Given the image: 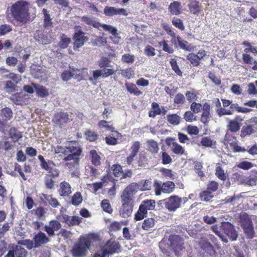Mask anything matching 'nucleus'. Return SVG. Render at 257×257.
<instances>
[{
  "label": "nucleus",
  "mask_w": 257,
  "mask_h": 257,
  "mask_svg": "<svg viewBox=\"0 0 257 257\" xmlns=\"http://www.w3.org/2000/svg\"><path fill=\"white\" fill-rule=\"evenodd\" d=\"M257 132V117H252L245 122L241 130L240 136L244 137Z\"/></svg>",
  "instance_id": "obj_10"
},
{
  "label": "nucleus",
  "mask_w": 257,
  "mask_h": 257,
  "mask_svg": "<svg viewBox=\"0 0 257 257\" xmlns=\"http://www.w3.org/2000/svg\"><path fill=\"white\" fill-rule=\"evenodd\" d=\"M242 45L246 47L244 49L242 55V63L251 70L257 71V60H254L249 54V53L253 54H257V47L252 46L250 43L246 41H243Z\"/></svg>",
  "instance_id": "obj_5"
},
{
  "label": "nucleus",
  "mask_w": 257,
  "mask_h": 257,
  "mask_svg": "<svg viewBox=\"0 0 257 257\" xmlns=\"http://www.w3.org/2000/svg\"><path fill=\"white\" fill-rule=\"evenodd\" d=\"M42 13L44 15L43 27L44 28L51 27L53 25L52 19L51 18L49 11L46 9H43Z\"/></svg>",
  "instance_id": "obj_33"
},
{
  "label": "nucleus",
  "mask_w": 257,
  "mask_h": 257,
  "mask_svg": "<svg viewBox=\"0 0 257 257\" xmlns=\"http://www.w3.org/2000/svg\"><path fill=\"white\" fill-rule=\"evenodd\" d=\"M198 244L200 248L204 251L206 256H213L216 253L215 247L205 237H201L198 241Z\"/></svg>",
  "instance_id": "obj_13"
},
{
  "label": "nucleus",
  "mask_w": 257,
  "mask_h": 257,
  "mask_svg": "<svg viewBox=\"0 0 257 257\" xmlns=\"http://www.w3.org/2000/svg\"><path fill=\"white\" fill-rule=\"evenodd\" d=\"M84 135L86 139L91 142L96 141L98 138V135L97 133L90 130L86 131Z\"/></svg>",
  "instance_id": "obj_50"
},
{
  "label": "nucleus",
  "mask_w": 257,
  "mask_h": 257,
  "mask_svg": "<svg viewBox=\"0 0 257 257\" xmlns=\"http://www.w3.org/2000/svg\"><path fill=\"white\" fill-rule=\"evenodd\" d=\"M81 20L82 22L88 26H92L94 28L99 29L100 23L96 21L93 18H90L87 16L81 17Z\"/></svg>",
  "instance_id": "obj_34"
},
{
  "label": "nucleus",
  "mask_w": 257,
  "mask_h": 257,
  "mask_svg": "<svg viewBox=\"0 0 257 257\" xmlns=\"http://www.w3.org/2000/svg\"><path fill=\"white\" fill-rule=\"evenodd\" d=\"M120 244L118 241L110 239L100 247L101 250L108 256L115 253L118 252L120 249Z\"/></svg>",
  "instance_id": "obj_11"
},
{
  "label": "nucleus",
  "mask_w": 257,
  "mask_h": 257,
  "mask_svg": "<svg viewBox=\"0 0 257 257\" xmlns=\"http://www.w3.org/2000/svg\"><path fill=\"white\" fill-rule=\"evenodd\" d=\"M105 16L111 17L115 15H122L127 16V11L123 8H116L113 7L105 6L103 10Z\"/></svg>",
  "instance_id": "obj_17"
},
{
  "label": "nucleus",
  "mask_w": 257,
  "mask_h": 257,
  "mask_svg": "<svg viewBox=\"0 0 257 257\" xmlns=\"http://www.w3.org/2000/svg\"><path fill=\"white\" fill-rule=\"evenodd\" d=\"M151 109L148 112V115L150 117L155 118L157 115L161 114L162 110L158 103L153 102L151 104Z\"/></svg>",
  "instance_id": "obj_35"
},
{
  "label": "nucleus",
  "mask_w": 257,
  "mask_h": 257,
  "mask_svg": "<svg viewBox=\"0 0 257 257\" xmlns=\"http://www.w3.org/2000/svg\"><path fill=\"white\" fill-rule=\"evenodd\" d=\"M164 204L169 211L174 212L180 207L182 199L177 195H172L165 199Z\"/></svg>",
  "instance_id": "obj_14"
},
{
  "label": "nucleus",
  "mask_w": 257,
  "mask_h": 257,
  "mask_svg": "<svg viewBox=\"0 0 257 257\" xmlns=\"http://www.w3.org/2000/svg\"><path fill=\"white\" fill-rule=\"evenodd\" d=\"M17 257H26L28 252L26 249L20 245H16L13 247Z\"/></svg>",
  "instance_id": "obj_51"
},
{
  "label": "nucleus",
  "mask_w": 257,
  "mask_h": 257,
  "mask_svg": "<svg viewBox=\"0 0 257 257\" xmlns=\"http://www.w3.org/2000/svg\"><path fill=\"white\" fill-rule=\"evenodd\" d=\"M167 119L169 123L176 125L179 124L181 117L177 114H169L167 115Z\"/></svg>",
  "instance_id": "obj_49"
},
{
  "label": "nucleus",
  "mask_w": 257,
  "mask_h": 257,
  "mask_svg": "<svg viewBox=\"0 0 257 257\" xmlns=\"http://www.w3.org/2000/svg\"><path fill=\"white\" fill-rule=\"evenodd\" d=\"M100 27L102 28L104 31L108 32L114 37L118 35L116 28L111 25L100 23Z\"/></svg>",
  "instance_id": "obj_59"
},
{
  "label": "nucleus",
  "mask_w": 257,
  "mask_h": 257,
  "mask_svg": "<svg viewBox=\"0 0 257 257\" xmlns=\"http://www.w3.org/2000/svg\"><path fill=\"white\" fill-rule=\"evenodd\" d=\"M74 29V33L72 36V39L73 40V49L76 51L83 46L85 43L88 41L89 38L82 30L80 26H75Z\"/></svg>",
  "instance_id": "obj_7"
},
{
  "label": "nucleus",
  "mask_w": 257,
  "mask_h": 257,
  "mask_svg": "<svg viewBox=\"0 0 257 257\" xmlns=\"http://www.w3.org/2000/svg\"><path fill=\"white\" fill-rule=\"evenodd\" d=\"M37 95L40 97H46L49 95L48 89L45 86L37 83H32Z\"/></svg>",
  "instance_id": "obj_27"
},
{
  "label": "nucleus",
  "mask_w": 257,
  "mask_h": 257,
  "mask_svg": "<svg viewBox=\"0 0 257 257\" xmlns=\"http://www.w3.org/2000/svg\"><path fill=\"white\" fill-rule=\"evenodd\" d=\"M58 191L61 196L67 197L72 193L71 185L68 182L64 181L60 183Z\"/></svg>",
  "instance_id": "obj_24"
},
{
  "label": "nucleus",
  "mask_w": 257,
  "mask_h": 257,
  "mask_svg": "<svg viewBox=\"0 0 257 257\" xmlns=\"http://www.w3.org/2000/svg\"><path fill=\"white\" fill-rule=\"evenodd\" d=\"M190 12L195 15H198L201 11V6L199 2L196 0H190L188 4Z\"/></svg>",
  "instance_id": "obj_30"
},
{
  "label": "nucleus",
  "mask_w": 257,
  "mask_h": 257,
  "mask_svg": "<svg viewBox=\"0 0 257 257\" xmlns=\"http://www.w3.org/2000/svg\"><path fill=\"white\" fill-rule=\"evenodd\" d=\"M74 76L76 78L80 76L79 69L72 68L71 71L65 70L62 73L61 77L64 81H67Z\"/></svg>",
  "instance_id": "obj_25"
},
{
  "label": "nucleus",
  "mask_w": 257,
  "mask_h": 257,
  "mask_svg": "<svg viewBox=\"0 0 257 257\" xmlns=\"http://www.w3.org/2000/svg\"><path fill=\"white\" fill-rule=\"evenodd\" d=\"M239 221L244 233L247 238L251 239L254 236L253 223L249 215L246 213L240 215Z\"/></svg>",
  "instance_id": "obj_8"
},
{
  "label": "nucleus",
  "mask_w": 257,
  "mask_h": 257,
  "mask_svg": "<svg viewBox=\"0 0 257 257\" xmlns=\"http://www.w3.org/2000/svg\"><path fill=\"white\" fill-rule=\"evenodd\" d=\"M245 177L242 174L236 172L232 174L231 180L232 182H237L239 184H242L244 183Z\"/></svg>",
  "instance_id": "obj_57"
},
{
  "label": "nucleus",
  "mask_w": 257,
  "mask_h": 257,
  "mask_svg": "<svg viewBox=\"0 0 257 257\" xmlns=\"http://www.w3.org/2000/svg\"><path fill=\"white\" fill-rule=\"evenodd\" d=\"M251 110V109L240 107L237 103H233L232 102H231L230 106V109H228V111H231L232 114L234 111H236L237 112L248 113Z\"/></svg>",
  "instance_id": "obj_37"
},
{
  "label": "nucleus",
  "mask_w": 257,
  "mask_h": 257,
  "mask_svg": "<svg viewBox=\"0 0 257 257\" xmlns=\"http://www.w3.org/2000/svg\"><path fill=\"white\" fill-rule=\"evenodd\" d=\"M200 145L205 147L214 148L216 145V142L212 140L209 137H204L202 138Z\"/></svg>",
  "instance_id": "obj_47"
},
{
  "label": "nucleus",
  "mask_w": 257,
  "mask_h": 257,
  "mask_svg": "<svg viewBox=\"0 0 257 257\" xmlns=\"http://www.w3.org/2000/svg\"><path fill=\"white\" fill-rule=\"evenodd\" d=\"M141 148V143L139 141H135L132 143L130 148V154L126 158V162L131 165L134 161V158L137 155Z\"/></svg>",
  "instance_id": "obj_22"
},
{
  "label": "nucleus",
  "mask_w": 257,
  "mask_h": 257,
  "mask_svg": "<svg viewBox=\"0 0 257 257\" xmlns=\"http://www.w3.org/2000/svg\"><path fill=\"white\" fill-rule=\"evenodd\" d=\"M155 224V220L152 218H148L144 220L142 227L144 230H148Z\"/></svg>",
  "instance_id": "obj_62"
},
{
  "label": "nucleus",
  "mask_w": 257,
  "mask_h": 257,
  "mask_svg": "<svg viewBox=\"0 0 257 257\" xmlns=\"http://www.w3.org/2000/svg\"><path fill=\"white\" fill-rule=\"evenodd\" d=\"M148 150L153 154H156L159 151L158 143L154 140H149L147 141Z\"/></svg>",
  "instance_id": "obj_42"
},
{
  "label": "nucleus",
  "mask_w": 257,
  "mask_h": 257,
  "mask_svg": "<svg viewBox=\"0 0 257 257\" xmlns=\"http://www.w3.org/2000/svg\"><path fill=\"white\" fill-rule=\"evenodd\" d=\"M252 173H254V175L251 174L248 177H245L243 184L248 186H254L256 184L257 171H254Z\"/></svg>",
  "instance_id": "obj_41"
},
{
  "label": "nucleus",
  "mask_w": 257,
  "mask_h": 257,
  "mask_svg": "<svg viewBox=\"0 0 257 257\" xmlns=\"http://www.w3.org/2000/svg\"><path fill=\"white\" fill-rule=\"evenodd\" d=\"M172 23L174 27L179 30L182 31L185 30V26L181 19L177 17H173L172 19Z\"/></svg>",
  "instance_id": "obj_61"
},
{
  "label": "nucleus",
  "mask_w": 257,
  "mask_h": 257,
  "mask_svg": "<svg viewBox=\"0 0 257 257\" xmlns=\"http://www.w3.org/2000/svg\"><path fill=\"white\" fill-rule=\"evenodd\" d=\"M101 183H102V185L106 186L109 182L113 183L116 181L114 179L110 174V172L107 171V174L102 176L101 179Z\"/></svg>",
  "instance_id": "obj_63"
},
{
  "label": "nucleus",
  "mask_w": 257,
  "mask_h": 257,
  "mask_svg": "<svg viewBox=\"0 0 257 257\" xmlns=\"http://www.w3.org/2000/svg\"><path fill=\"white\" fill-rule=\"evenodd\" d=\"M89 157L91 164L94 167H98L101 165V157L95 150H91L89 151Z\"/></svg>",
  "instance_id": "obj_28"
},
{
  "label": "nucleus",
  "mask_w": 257,
  "mask_h": 257,
  "mask_svg": "<svg viewBox=\"0 0 257 257\" xmlns=\"http://www.w3.org/2000/svg\"><path fill=\"white\" fill-rule=\"evenodd\" d=\"M12 109L9 107H5L0 110V117L4 121H8L13 117Z\"/></svg>",
  "instance_id": "obj_29"
},
{
  "label": "nucleus",
  "mask_w": 257,
  "mask_h": 257,
  "mask_svg": "<svg viewBox=\"0 0 257 257\" xmlns=\"http://www.w3.org/2000/svg\"><path fill=\"white\" fill-rule=\"evenodd\" d=\"M38 158L40 161L41 167L43 169L47 171L48 173H51L52 170L57 169L56 168H53L50 166L51 164H54L52 161H48V162H47L45 160L44 157L41 155H39Z\"/></svg>",
  "instance_id": "obj_31"
},
{
  "label": "nucleus",
  "mask_w": 257,
  "mask_h": 257,
  "mask_svg": "<svg viewBox=\"0 0 257 257\" xmlns=\"http://www.w3.org/2000/svg\"><path fill=\"white\" fill-rule=\"evenodd\" d=\"M100 27L102 28L104 31L108 32L114 37L118 35L116 28L111 25L100 23Z\"/></svg>",
  "instance_id": "obj_58"
},
{
  "label": "nucleus",
  "mask_w": 257,
  "mask_h": 257,
  "mask_svg": "<svg viewBox=\"0 0 257 257\" xmlns=\"http://www.w3.org/2000/svg\"><path fill=\"white\" fill-rule=\"evenodd\" d=\"M177 40L179 47L182 49L187 51H191L193 50V47H192L187 41L182 40V38L179 36H177Z\"/></svg>",
  "instance_id": "obj_38"
},
{
  "label": "nucleus",
  "mask_w": 257,
  "mask_h": 257,
  "mask_svg": "<svg viewBox=\"0 0 257 257\" xmlns=\"http://www.w3.org/2000/svg\"><path fill=\"white\" fill-rule=\"evenodd\" d=\"M10 138L12 139L14 143L18 142L22 138V133L16 127H11L9 132Z\"/></svg>",
  "instance_id": "obj_36"
},
{
  "label": "nucleus",
  "mask_w": 257,
  "mask_h": 257,
  "mask_svg": "<svg viewBox=\"0 0 257 257\" xmlns=\"http://www.w3.org/2000/svg\"><path fill=\"white\" fill-rule=\"evenodd\" d=\"M147 213L146 210L140 205L138 210L135 215L134 219L137 221L141 220L147 216Z\"/></svg>",
  "instance_id": "obj_48"
},
{
  "label": "nucleus",
  "mask_w": 257,
  "mask_h": 257,
  "mask_svg": "<svg viewBox=\"0 0 257 257\" xmlns=\"http://www.w3.org/2000/svg\"><path fill=\"white\" fill-rule=\"evenodd\" d=\"M69 120V114L67 112L60 111L54 114L52 122L55 127L61 128Z\"/></svg>",
  "instance_id": "obj_12"
},
{
  "label": "nucleus",
  "mask_w": 257,
  "mask_h": 257,
  "mask_svg": "<svg viewBox=\"0 0 257 257\" xmlns=\"http://www.w3.org/2000/svg\"><path fill=\"white\" fill-rule=\"evenodd\" d=\"M213 197V195L212 193L208 190H204L199 194L200 199L203 201H209Z\"/></svg>",
  "instance_id": "obj_56"
},
{
  "label": "nucleus",
  "mask_w": 257,
  "mask_h": 257,
  "mask_svg": "<svg viewBox=\"0 0 257 257\" xmlns=\"http://www.w3.org/2000/svg\"><path fill=\"white\" fill-rule=\"evenodd\" d=\"M54 153L62 158L66 167L72 170L79 164L82 149L79 145H57L54 148Z\"/></svg>",
  "instance_id": "obj_2"
},
{
  "label": "nucleus",
  "mask_w": 257,
  "mask_h": 257,
  "mask_svg": "<svg viewBox=\"0 0 257 257\" xmlns=\"http://www.w3.org/2000/svg\"><path fill=\"white\" fill-rule=\"evenodd\" d=\"M101 207L103 210L105 212L109 214H111L113 212V209L108 199H103L101 202Z\"/></svg>",
  "instance_id": "obj_60"
},
{
  "label": "nucleus",
  "mask_w": 257,
  "mask_h": 257,
  "mask_svg": "<svg viewBox=\"0 0 257 257\" xmlns=\"http://www.w3.org/2000/svg\"><path fill=\"white\" fill-rule=\"evenodd\" d=\"M25 96L22 92H17L12 94L10 99L16 105H23L25 102Z\"/></svg>",
  "instance_id": "obj_32"
},
{
  "label": "nucleus",
  "mask_w": 257,
  "mask_h": 257,
  "mask_svg": "<svg viewBox=\"0 0 257 257\" xmlns=\"http://www.w3.org/2000/svg\"><path fill=\"white\" fill-rule=\"evenodd\" d=\"M34 38L39 44L47 45L51 42L48 36L42 30H37L34 34Z\"/></svg>",
  "instance_id": "obj_23"
},
{
  "label": "nucleus",
  "mask_w": 257,
  "mask_h": 257,
  "mask_svg": "<svg viewBox=\"0 0 257 257\" xmlns=\"http://www.w3.org/2000/svg\"><path fill=\"white\" fill-rule=\"evenodd\" d=\"M137 186V183H131L123 190L120 195L121 206L119 208V213L123 218L130 216L132 213L134 206L133 194L136 191Z\"/></svg>",
  "instance_id": "obj_3"
},
{
  "label": "nucleus",
  "mask_w": 257,
  "mask_h": 257,
  "mask_svg": "<svg viewBox=\"0 0 257 257\" xmlns=\"http://www.w3.org/2000/svg\"><path fill=\"white\" fill-rule=\"evenodd\" d=\"M60 171L58 169L52 170L51 173L46 174L44 178V182L46 187L49 189L54 188L55 182L53 179L59 177Z\"/></svg>",
  "instance_id": "obj_18"
},
{
  "label": "nucleus",
  "mask_w": 257,
  "mask_h": 257,
  "mask_svg": "<svg viewBox=\"0 0 257 257\" xmlns=\"http://www.w3.org/2000/svg\"><path fill=\"white\" fill-rule=\"evenodd\" d=\"M125 86L127 91L131 94H134L136 95H140L142 94V92L133 83L126 82L125 83Z\"/></svg>",
  "instance_id": "obj_40"
},
{
  "label": "nucleus",
  "mask_w": 257,
  "mask_h": 257,
  "mask_svg": "<svg viewBox=\"0 0 257 257\" xmlns=\"http://www.w3.org/2000/svg\"><path fill=\"white\" fill-rule=\"evenodd\" d=\"M31 2L27 0H18L8 8V21L15 26L22 27L31 20L30 9Z\"/></svg>",
  "instance_id": "obj_1"
},
{
  "label": "nucleus",
  "mask_w": 257,
  "mask_h": 257,
  "mask_svg": "<svg viewBox=\"0 0 257 257\" xmlns=\"http://www.w3.org/2000/svg\"><path fill=\"white\" fill-rule=\"evenodd\" d=\"M215 174L221 181H225L227 178V175L224 173V170L220 166L216 168Z\"/></svg>",
  "instance_id": "obj_55"
},
{
  "label": "nucleus",
  "mask_w": 257,
  "mask_h": 257,
  "mask_svg": "<svg viewBox=\"0 0 257 257\" xmlns=\"http://www.w3.org/2000/svg\"><path fill=\"white\" fill-rule=\"evenodd\" d=\"M33 239L34 241H35V246L37 248L47 244L50 241L49 237L45 233L41 231L34 236Z\"/></svg>",
  "instance_id": "obj_21"
},
{
  "label": "nucleus",
  "mask_w": 257,
  "mask_h": 257,
  "mask_svg": "<svg viewBox=\"0 0 257 257\" xmlns=\"http://www.w3.org/2000/svg\"><path fill=\"white\" fill-rule=\"evenodd\" d=\"M17 83L12 82V80H8L5 82L4 89L9 93H12L18 90Z\"/></svg>",
  "instance_id": "obj_39"
},
{
  "label": "nucleus",
  "mask_w": 257,
  "mask_h": 257,
  "mask_svg": "<svg viewBox=\"0 0 257 257\" xmlns=\"http://www.w3.org/2000/svg\"><path fill=\"white\" fill-rule=\"evenodd\" d=\"M83 201V198L81 194V193L79 192H77L75 193L71 198V203L75 206H78L80 205Z\"/></svg>",
  "instance_id": "obj_52"
},
{
  "label": "nucleus",
  "mask_w": 257,
  "mask_h": 257,
  "mask_svg": "<svg viewBox=\"0 0 257 257\" xmlns=\"http://www.w3.org/2000/svg\"><path fill=\"white\" fill-rule=\"evenodd\" d=\"M241 124L237 123L236 121L230 120L228 124L229 130L231 132L236 133L238 131L240 128Z\"/></svg>",
  "instance_id": "obj_64"
},
{
  "label": "nucleus",
  "mask_w": 257,
  "mask_h": 257,
  "mask_svg": "<svg viewBox=\"0 0 257 257\" xmlns=\"http://www.w3.org/2000/svg\"><path fill=\"white\" fill-rule=\"evenodd\" d=\"M71 39L67 37L65 34H63L61 36L60 41L58 43V46L61 49H66L68 47L69 44L71 42Z\"/></svg>",
  "instance_id": "obj_54"
},
{
  "label": "nucleus",
  "mask_w": 257,
  "mask_h": 257,
  "mask_svg": "<svg viewBox=\"0 0 257 257\" xmlns=\"http://www.w3.org/2000/svg\"><path fill=\"white\" fill-rule=\"evenodd\" d=\"M155 204V201L154 200H146L143 201L140 206L144 207L148 212V210H153L155 209L156 206Z\"/></svg>",
  "instance_id": "obj_45"
},
{
  "label": "nucleus",
  "mask_w": 257,
  "mask_h": 257,
  "mask_svg": "<svg viewBox=\"0 0 257 257\" xmlns=\"http://www.w3.org/2000/svg\"><path fill=\"white\" fill-rule=\"evenodd\" d=\"M94 240L93 234L81 236L73 245L71 252L73 257H85Z\"/></svg>",
  "instance_id": "obj_4"
},
{
  "label": "nucleus",
  "mask_w": 257,
  "mask_h": 257,
  "mask_svg": "<svg viewBox=\"0 0 257 257\" xmlns=\"http://www.w3.org/2000/svg\"><path fill=\"white\" fill-rule=\"evenodd\" d=\"M122 167L119 164H113L110 168L109 171L112 172V174L115 177H120L122 174Z\"/></svg>",
  "instance_id": "obj_53"
},
{
  "label": "nucleus",
  "mask_w": 257,
  "mask_h": 257,
  "mask_svg": "<svg viewBox=\"0 0 257 257\" xmlns=\"http://www.w3.org/2000/svg\"><path fill=\"white\" fill-rule=\"evenodd\" d=\"M153 186L155 195L160 196L162 193L170 194L174 191L175 189V183L171 181H167L162 183L157 180L154 182Z\"/></svg>",
  "instance_id": "obj_9"
},
{
  "label": "nucleus",
  "mask_w": 257,
  "mask_h": 257,
  "mask_svg": "<svg viewBox=\"0 0 257 257\" xmlns=\"http://www.w3.org/2000/svg\"><path fill=\"white\" fill-rule=\"evenodd\" d=\"M61 227V223L56 220H51L48 224L44 226V230L49 236L55 235V231L59 230Z\"/></svg>",
  "instance_id": "obj_19"
},
{
  "label": "nucleus",
  "mask_w": 257,
  "mask_h": 257,
  "mask_svg": "<svg viewBox=\"0 0 257 257\" xmlns=\"http://www.w3.org/2000/svg\"><path fill=\"white\" fill-rule=\"evenodd\" d=\"M111 122V121L101 120L98 122V126L100 128H105L106 130L111 132H115V127L112 124H110Z\"/></svg>",
  "instance_id": "obj_43"
},
{
  "label": "nucleus",
  "mask_w": 257,
  "mask_h": 257,
  "mask_svg": "<svg viewBox=\"0 0 257 257\" xmlns=\"http://www.w3.org/2000/svg\"><path fill=\"white\" fill-rule=\"evenodd\" d=\"M168 10L172 15L178 16L180 15L182 13V7L181 3L174 1L170 4Z\"/></svg>",
  "instance_id": "obj_26"
},
{
  "label": "nucleus",
  "mask_w": 257,
  "mask_h": 257,
  "mask_svg": "<svg viewBox=\"0 0 257 257\" xmlns=\"http://www.w3.org/2000/svg\"><path fill=\"white\" fill-rule=\"evenodd\" d=\"M190 109L195 113L200 112L202 109L200 120L205 125L207 124L210 120V106L208 102H205L202 105L200 103L193 102L190 105Z\"/></svg>",
  "instance_id": "obj_6"
},
{
  "label": "nucleus",
  "mask_w": 257,
  "mask_h": 257,
  "mask_svg": "<svg viewBox=\"0 0 257 257\" xmlns=\"http://www.w3.org/2000/svg\"><path fill=\"white\" fill-rule=\"evenodd\" d=\"M169 240L170 242V245L176 254H177V252L182 250L184 248V241L180 236L175 234L170 235Z\"/></svg>",
  "instance_id": "obj_15"
},
{
  "label": "nucleus",
  "mask_w": 257,
  "mask_h": 257,
  "mask_svg": "<svg viewBox=\"0 0 257 257\" xmlns=\"http://www.w3.org/2000/svg\"><path fill=\"white\" fill-rule=\"evenodd\" d=\"M186 58L193 66L198 67L200 65V61L197 54L193 53H189L187 55Z\"/></svg>",
  "instance_id": "obj_44"
},
{
  "label": "nucleus",
  "mask_w": 257,
  "mask_h": 257,
  "mask_svg": "<svg viewBox=\"0 0 257 257\" xmlns=\"http://www.w3.org/2000/svg\"><path fill=\"white\" fill-rule=\"evenodd\" d=\"M167 146H169L173 153L177 155H182L185 153V149L177 142H174V139L168 138L166 140Z\"/></svg>",
  "instance_id": "obj_20"
},
{
  "label": "nucleus",
  "mask_w": 257,
  "mask_h": 257,
  "mask_svg": "<svg viewBox=\"0 0 257 257\" xmlns=\"http://www.w3.org/2000/svg\"><path fill=\"white\" fill-rule=\"evenodd\" d=\"M170 64L172 69L179 76H182V72L179 68L177 60L175 58H171L170 60Z\"/></svg>",
  "instance_id": "obj_46"
},
{
  "label": "nucleus",
  "mask_w": 257,
  "mask_h": 257,
  "mask_svg": "<svg viewBox=\"0 0 257 257\" xmlns=\"http://www.w3.org/2000/svg\"><path fill=\"white\" fill-rule=\"evenodd\" d=\"M221 229L222 231L232 240L237 239V234L233 225L228 222H223L221 223Z\"/></svg>",
  "instance_id": "obj_16"
}]
</instances>
